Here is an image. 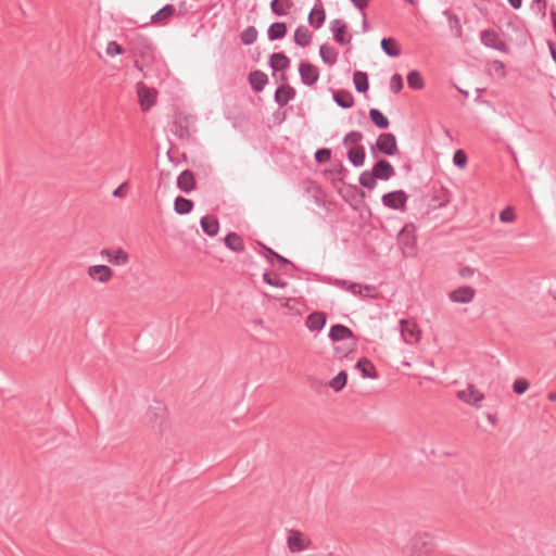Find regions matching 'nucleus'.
I'll list each match as a JSON object with an SVG mask.
<instances>
[{"mask_svg": "<svg viewBox=\"0 0 556 556\" xmlns=\"http://www.w3.org/2000/svg\"><path fill=\"white\" fill-rule=\"evenodd\" d=\"M292 5V0H271L270 2V9L273 13L277 16L287 15Z\"/></svg>", "mask_w": 556, "mask_h": 556, "instance_id": "473e14b6", "label": "nucleus"}, {"mask_svg": "<svg viewBox=\"0 0 556 556\" xmlns=\"http://www.w3.org/2000/svg\"><path fill=\"white\" fill-rule=\"evenodd\" d=\"M400 330L402 339L407 344H416L421 338V331L418 325L413 320L401 319Z\"/></svg>", "mask_w": 556, "mask_h": 556, "instance_id": "20e7f679", "label": "nucleus"}, {"mask_svg": "<svg viewBox=\"0 0 556 556\" xmlns=\"http://www.w3.org/2000/svg\"><path fill=\"white\" fill-rule=\"evenodd\" d=\"M355 367L361 371V374L364 378L375 379L378 377V374L376 371L374 364L367 358H361L356 363Z\"/></svg>", "mask_w": 556, "mask_h": 556, "instance_id": "cd10ccee", "label": "nucleus"}, {"mask_svg": "<svg viewBox=\"0 0 556 556\" xmlns=\"http://www.w3.org/2000/svg\"><path fill=\"white\" fill-rule=\"evenodd\" d=\"M328 282L336 288L348 291V292L352 293L353 295H357V296H365L366 294H364V291H372L374 290V288L369 285H361V283L344 280V279L330 278L328 280Z\"/></svg>", "mask_w": 556, "mask_h": 556, "instance_id": "7ed1b4c3", "label": "nucleus"}, {"mask_svg": "<svg viewBox=\"0 0 556 556\" xmlns=\"http://www.w3.org/2000/svg\"><path fill=\"white\" fill-rule=\"evenodd\" d=\"M333 101L342 109H350L354 105V98L348 90H337L332 92Z\"/></svg>", "mask_w": 556, "mask_h": 556, "instance_id": "b1692460", "label": "nucleus"}, {"mask_svg": "<svg viewBox=\"0 0 556 556\" xmlns=\"http://www.w3.org/2000/svg\"><path fill=\"white\" fill-rule=\"evenodd\" d=\"M489 72L496 74L498 78H504L506 76L505 64L502 61L494 60L489 65Z\"/></svg>", "mask_w": 556, "mask_h": 556, "instance_id": "37998d69", "label": "nucleus"}, {"mask_svg": "<svg viewBox=\"0 0 556 556\" xmlns=\"http://www.w3.org/2000/svg\"><path fill=\"white\" fill-rule=\"evenodd\" d=\"M225 245L233 252H242L244 250V243L242 238L236 233L230 232L224 238Z\"/></svg>", "mask_w": 556, "mask_h": 556, "instance_id": "c85d7f7f", "label": "nucleus"}, {"mask_svg": "<svg viewBox=\"0 0 556 556\" xmlns=\"http://www.w3.org/2000/svg\"><path fill=\"white\" fill-rule=\"evenodd\" d=\"M101 257L115 266H124L129 261V255L123 249H103L100 251Z\"/></svg>", "mask_w": 556, "mask_h": 556, "instance_id": "9d476101", "label": "nucleus"}, {"mask_svg": "<svg viewBox=\"0 0 556 556\" xmlns=\"http://www.w3.org/2000/svg\"><path fill=\"white\" fill-rule=\"evenodd\" d=\"M362 16H363L362 29H363L364 33H366L369 29V25H368V22H367V18H366V13L364 11L362 12Z\"/></svg>", "mask_w": 556, "mask_h": 556, "instance_id": "6e6d98bb", "label": "nucleus"}, {"mask_svg": "<svg viewBox=\"0 0 556 556\" xmlns=\"http://www.w3.org/2000/svg\"><path fill=\"white\" fill-rule=\"evenodd\" d=\"M448 300L453 303L468 304L476 296V290L470 286H462L447 294Z\"/></svg>", "mask_w": 556, "mask_h": 556, "instance_id": "6e6552de", "label": "nucleus"}, {"mask_svg": "<svg viewBox=\"0 0 556 556\" xmlns=\"http://www.w3.org/2000/svg\"><path fill=\"white\" fill-rule=\"evenodd\" d=\"M377 151L384 155L392 156L397 152V142L395 135L391 132H382L378 136L375 146L370 147L374 157H377Z\"/></svg>", "mask_w": 556, "mask_h": 556, "instance_id": "f257e3e1", "label": "nucleus"}, {"mask_svg": "<svg viewBox=\"0 0 556 556\" xmlns=\"http://www.w3.org/2000/svg\"><path fill=\"white\" fill-rule=\"evenodd\" d=\"M454 23H456L457 35H460V26L458 25V18L454 16Z\"/></svg>", "mask_w": 556, "mask_h": 556, "instance_id": "0e129e2a", "label": "nucleus"}, {"mask_svg": "<svg viewBox=\"0 0 556 556\" xmlns=\"http://www.w3.org/2000/svg\"><path fill=\"white\" fill-rule=\"evenodd\" d=\"M380 46L382 51L389 56L396 58L401 54V49L394 38H382Z\"/></svg>", "mask_w": 556, "mask_h": 556, "instance_id": "c756f323", "label": "nucleus"}, {"mask_svg": "<svg viewBox=\"0 0 556 556\" xmlns=\"http://www.w3.org/2000/svg\"><path fill=\"white\" fill-rule=\"evenodd\" d=\"M312 40V33L307 27L301 25L294 31V42L300 47H307Z\"/></svg>", "mask_w": 556, "mask_h": 556, "instance_id": "7c9ffc66", "label": "nucleus"}, {"mask_svg": "<svg viewBox=\"0 0 556 556\" xmlns=\"http://www.w3.org/2000/svg\"><path fill=\"white\" fill-rule=\"evenodd\" d=\"M191 125L192 121L190 116L179 114L174 121L173 132L180 139H189Z\"/></svg>", "mask_w": 556, "mask_h": 556, "instance_id": "f8f14e48", "label": "nucleus"}, {"mask_svg": "<svg viewBox=\"0 0 556 556\" xmlns=\"http://www.w3.org/2000/svg\"><path fill=\"white\" fill-rule=\"evenodd\" d=\"M177 187L185 193H190L195 189V178L191 170L186 169L177 177Z\"/></svg>", "mask_w": 556, "mask_h": 556, "instance_id": "f3484780", "label": "nucleus"}, {"mask_svg": "<svg viewBox=\"0 0 556 556\" xmlns=\"http://www.w3.org/2000/svg\"><path fill=\"white\" fill-rule=\"evenodd\" d=\"M138 98L143 111H148L155 103V91L143 84L138 85Z\"/></svg>", "mask_w": 556, "mask_h": 556, "instance_id": "dca6fc26", "label": "nucleus"}, {"mask_svg": "<svg viewBox=\"0 0 556 556\" xmlns=\"http://www.w3.org/2000/svg\"><path fill=\"white\" fill-rule=\"evenodd\" d=\"M453 163L455 166L463 168L467 164V155L463 150H457L453 155Z\"/></svg>", "mask_w": 556, "mask_h": 556, "instance_id": "de8ad7c7", "label": "nucleus"}, {"mask_svg": "<svg viewBox=\"0 0 556 556\" xmlns=\"http://www.w3.org/2000/svg\"><path fill=\"white\" fill-rule=\"evenodd\" d=\"M124 49L116 41H110L106 46V54L110 56H115L122 54Z\"/></svg>", "mask_w": 556, "mask_h": 556, "instance_id": "8fccbe9b", "label": "nucleus"}, {"mask_svg": "<svg viewBox=\"0 0 556 556\" xmlns=\"http://www.w3.org/2000/svg\"><path fill=\"white\" fill-rule=\"evenodd\" d=\"M547 399H548L549 401H556V392H549V393L547 394Z\"/></svg>", "mask_w": 556, "mask_h": 556, "instance_id": "680f3d73", "label": "nucleus"}, {"mask_svg": "<svg viewBox=\"0 0 556 556\" xmlns=\"http://www.w3.org/2000/svg\"><path fill=\"white\" fill-rule=\"evenodd\" d=\"M355 89L358 92H366L368 90V76L364 72H355L353 76Z\"/></svg>", "mask_w": 556, "mask_h": 556, "instance_id": "e433bc0d", "label": "nucleus"}, {"mask_svg": "<svg viewBox=\"0 0 556 556\" xmlns=\"http://www.w3.org/2000/svg\"><path fill=\"white\" fill-rule=\"evenodd\" d=\"M500 219L503 223H511L516 219V215L511 207H506L500 213Z\"/></svg>", "mask_w": 556, "mask_h": 556, "instance_id": "3c124183", "label": "nucleus"}, {"mask_svg": "<svg viewBox=\"0 0 556 556\" xmlns=\"http://www.w3.org/2000/svg\"><path fill=\"white\" fill-rule=\"evenodd\" d=\"M249 81L254 91L260 92L264 89L268 81V77L261 71H253L249 75Z\"/></svg>", "mask_w": 556, "mask_h": 556, "instance_id": "393cba45", "label": "nucleus"}, {"mask_svg": "<svg viewBox=\"0 0 556 556\" xmlns=\"http://www.w3.org/2000/svg\"><path fill=\"white\" fill-rule=\"evenodd\" d=\"M276 258H277L281 264H283V265H290V264H291V262H290V261H288L287 258H285L283 256H281V255H279V254H278V255H276Z\"/></svg>", "mask_w": 556, "mask_h": 556, "instance_id": "052dcab7", "label": "nucleus"}, {"mask_svg": "<svg viewBox=\"0 0 556 556\" xmlns=\"http://www.w3.org/2000/svg\"><path fill=\"white\" fill-rule=\"evenodd\" d=\"M325 18H326V13L321 5L314 7L308 14V23L315 29H318L323 26Z\"/></svg>", "mask_w": 556, "mask_h": 556, "instance_id": "a878e982", "label": "nucleus"}, {"mask_svg": "<svg viewBox=\"0 0 556 556\" xmlns=\"http://www.w3.org/2000/svg\"><path fill=\"white\" fill-rule=\"evenodd\" d=\"M376 177H374V172L371 170H364L358 178V182L364 188H367L369 190H372L376 187Z\"/></svg>", "mask_w": 556, "mask_h": 556, "instance_id": "58836bf2", "label": "nucleus"}, {"mask_svg": "<svg viewBox=\"0 0 556 556\" xmlns=\"http://www.w3.org/2000/svg\"><path fill=\"white\" fill-rule=\"evenodd\" d=\"M488 420H489L490 422L494 424V422H495V417H494L493 415L489 414V415H488Z\"/></svg>", "mask_w": 556, "mask_h": 556, "instance_id": "338daca9", "label": "nucleus"}, {"mask_svg": "<svg viewBox=\"0 0 556 556\" xmlns=\"http://www.w3.org/2000/svg\"><path fill=\"white\" fill-rule=\"evenodd\" d=\"M326 325V315L321 312H314L307 316L306 327L312 331H320Z\"/></svg>", "mask_w": 556, "mask_h": 556, "instance_id": "5701e85b", "label": "nucleus"}, {"mask_svg": "<svg viewBox=\"0 0 556 556\" xmlns=\"http://www.w3.org/2000/svg\"><path fill=\"white\" fill-rule=\"evenodd\" d=\"M269 65L274 72H282L290 66V59L281 52L273 53L269 58Z\"/></svg>", "mask_w": 556, "mask_h": 556, "instance_id": "4be33fe9", "label": "nucleus"}, {"mask_svg": "<svg viewBox=\"0 0 556 556\" xmlns=\"http://www.w3.org/2000/svg\"><path fill=\"white\" fill-rule=\"evenodd\" d=\"M369 118L372 124L379 129H387L390 126L388 117L378 109L369 110Z\"/></svg>", "mask_w": 556, "mask_h": 556, "instance_id": "72a5a7b5", "label": "nucleus"}, {"mask_svg": "<svg viewBox=\"0 0 556 556\" xmlns=\"http://www.w3.org/2000/svg\"><path fill=\"white\" fill-rule=\"evenodd\" d=\"M353 337V331L349 327L341 324L333 325L329 331V338L334 342L352 339Z\"/></svg>", "mask_w": 556, "mask_h": 556, "instance_id": "aec40b11", "label": "nucleus"}, {"mask_svg": "<svg viewBox=\"0 0 556 556\" xmlns=\"http://www.w3.org/2000/svg\"><path fill=\"white\" fill-rule=\"evenodd\" d=\"M407 84L412 89H416V90H420L425 86L421 74L416 70L410 71L407 74Z\"/></svg>", "mask_w": 556, "mask_h": 556, "instance_id": "4c0bfd02", "label": "nucleus"}, {"mask_svg": "<svg viewBox=\"0 0 556 556\" xmlns=\"http://www.w3.org/2000/svg\"><path fill=\"white\" fill-rule=\"evenodd\" d=\"M202 230L210 237H214L218 233L219 223L213 215H205L200 220Z\"/></svg>", "mask_w": 556, "mask_h": 556, "instance_id": "412c9836", "label": "nucleus"}, {"mask_svg": "<svg viewBox=\"0 0 556 556\" xmlns=\"http://www.w3.org/2000/svg\"><path fill=\"white\" fill-rule=\"evenodd\" d=\"M431 553L432 546L428 541L420 536L413 539L410 556H430Z\"/></svg>", "mask_w": 556, "mask_h": 556, "instance_id": "a211bd4d", "label": "nucleus"}, {"mask_svg": "<svg viewBox=\"0 0 556 556\" xmlns=\"http://www.w3.org/2000/svg\"><path fill=\"white\" fill-rule=\"evenodd\" d=\"M374 177L378 180H389L395 175V169L387 160H379L372 166Z\"/></svg>", "mask_w": 556, "mask_h": 556, "instance_id": "ddd939ff", "label": "nucleus"}, {"mask_svg": "<svg viewBox=\"0 0 556 556\" xmlns=\"http://www.w3.org/2000/svg\"><path fill=\"white\" fill-rule=\"evenodd\" d=\"M295 97V90L290 86H281L276 89L275 101L282 108Z\"/></svg>", "mask_w": 556, "mask_h": 556, "instance_id": "6ab92c4d", "label": "nucleus"}, {"mask_svg": "<svg viewBox=\"0 0 556 556\" xmlns=\"http://www.w3.org/2000/svg\"><path fill=\"white\" fill-rule=\"evenodd\" d=\"M508 3L514 8V9H519L522 4V1L521 0H508Z\"/></svg>", "mask_w": 556, "mask_h": 556, "instance_id": "13d9d810", "label": "nucleus"}, {"mask_svg": "<svg viewBox=\"0 0 556 556\" xmlns=\"http://www.w3.org/2000/svg\"><path fill=\"white\" fill-rule=\"evenodd\" d=\"M548 48H549V52H551L552 59L556 63V49L554 48V46L551 42L548 43Z\"/></svg>", "mask_w": 556, "mask_h": 556, "instance_id": "bf43d9fd", "label": "nucleus"}, {"mask_svg": "<svg viewBox=\"0 0 556 556\" xmlns=\"http://www.w3.org/2000/svg\"><path fill=\"white\" fill-rule=\"evenodd\" d=\"M346 381H348L346 372L345 371H340L336 377H333L330 380L329 386L336 392H339V391H341L344 388V386L346 384Z\"/></svg>", "mask_w": 556, "mask_h": 556, "instance_id": "ea45409f", "label": "nucleus"}, {"mask_svg": "<svg viewBox=\"0 0 556 556\" xmlns=\"http://www.w3.org/2000/svg\"><path fill=\"white\" fill-rule=\"evenodd\" d=\"M175 13L176 8L173 4H166L151 16V24L164 26Z\"/></svg>", "mask_w": 556, "mask_h": 556, "instance_id": "2eb2a0df", "label": "nucleus"}, {"mask_svg": "<svg viewBox=\"0 0 556 556\" xmlns=\"http://www.w3.org/2000/svg\"><path fill=\"white\" fill-rule=\"evenodd\" d=\"M456 396L462 402L476 407H479V403L484 400V394L478 391L471 383H469L465 390L458 391Z\"/></svg>", "mask_w": 556, "mask_h": 556, "instance_id": "0eeeda50", "label": "nucleus"}, {"mask_svg": "<svg viewBox=\"0 0 556 556\" xmlns=\"http://www.w3.org/2000/svg\"><path fill=\"white\" fill-rule=\"evenodd\" d=\"M263 280L267 285H269L271 287H277V288H285L288 285L287 281L280 279L276 274H271V273H264Z\"/></svg>", "mask_w": 556, "mask_h": 556, "instance_id": "a19ab883", "label": "nucleus"}, {"mask_svg": "<svg viewBox=\"0 0 556 556\" xmlns=\"http://www.w3.org/2000/svg\"><path fill=\"white\" fill-rule=\"evenodd\" d=\"M331 157V151L329 149H318L315 152V160L317 163H327Z\"/></svg>", "mask_w": 556, "mask_h": 556, "instance_id": "09e8293b", "label": "nucleus"}, {"mask_svg": "<svg viewBox=\"0 0 556 556\" xmlns=\"http://www.w3.org/2000/svg\"><path fill=\"white\" fill-rule=\"evenodd\" d=\"M127 181L123 182L122 185H119L114 191H113V197L115 198H125L126 197V191H125V188L127 186Z\"/></svg>", "mask_w": 556, "mask_h": 556, "instance_id": "864d4df0", "label": "nucleus"}, {"mask_svg": "<svg viewBox=\"0 0 556 556\" xmlns=\"http://www.w3.org/2000/svg\"><path fill=\"white\" fill-rule=\"evenodd\" d=\"M88 276L100 283L109 282L114 273L108 265H92L87 269Z\"/></svg>", "mask_w": 556, "mask_h": 556, "instance_id": "9b49d317", "label": "nucleus"}, {"mask_svg": "<svg viewBox=\"0 0 556 556\" xmlns=\"http://www.w3.org/2000/svg\"><path fill=\"white\" fill-rule=\"evenodd\" d=\"M534 2H538V3L543 2V9L546 8V2L544 0H534Z\"/></svg>", "mask_w": 556, "mask_h": 556, "instance_id": "774afa93", "label": "nucleus"}, {"mask_svg": "<svg viewBox=\"0 0 556 556\" xmlns=\"http://www.w3.org/2000/svg\"><path fill=\"white\" fill-rule=\"evenodd\" d=\"M241 41L244 45H252L257 38V30L254 26L247 27L240 35Z\"/></svg>", "mask_w": 556, "mask_h": 556, "instance_id": "79ce46f5", "label": "nucleus"}, {"mask_svg": "<svg viewBox=\"0 0 556 556\" xmlns=\"http://www.w3.org/2000/svg\"><path fill=\"white\" fill-rule=\"evenodd\" d=\"M312 545L311 539L303 532L290 529L287 532V546L291 553H301L308 549Z\"/></svg>", "mask_w": 556, "mask_h": 556, "instance_id": "f03ea898", "label": "nucleus"}, {"mask_svg": "<svg viewBox=\"0 0 556 556\" xmlns=\"http://www.w3.org/2000/svg\"><path fill=\"white\" fill-rule=\"evenodd\" d=\"M403 88V78L400 74H394L390 79V90L399 93Z\"/></svg>", "mask_w": 556, "mask_h": 556, "instance_id": "49530a36", "label": "nucleus"}, {"mask_svg": "<svg viewBox=\"0 0 556 556\" xmlns=\"http://www.w3.org/2000/svg\"><path fill=\"white\" fill-rule=\"evenodd\" d=\"M346 173H348V169L345 167H343V165H340L339 169L337 172V174L339 176V180L342 181L344 179V176H345Z\"/></svg>", "mask_w": 556, "mask_h": 556, "instance_id": "4d7b16f0", "label": "nucleus"}, {"mask_svg": "<svg viewBox=\"0 0 556 556\" xmlns=\"http://www.w3.org/2000/svg\"><path fill=\"white\" fill-rule=\"evenodd\" d=\"M354 7H356L362 12L365 10V8L368 4V0H350Z\"/></svg>", "mask_w": 556, "mask_h": 556, "instance_id": "5fc2aeb1", "label": "nucleus"}, {"mask_svg": "<svg viewBox=\"0 0 556 556\" xmlns=\"http://www.w3.org/2000/svg\"><path fill=\"white\" fill-rule=\"evenodd\" d=\"M529 387H530V383L525 378H518L513 383V390L518 395L526 393L527 390L529 389Z\"/></svg>", "mask_w": 556, "mask_h": 556, "instance_id": "c03bdc74", "label": "nucleus"}, {"mask_svg": "<svg viewBox=\"0 0 556 556\" xmlns=\"http://www.w3.org/2000/svg\"><path fill=\"white\" fill-rule=\"evenodd\" d=\"M476 273V269L469 266H464L458 270V275L464 278L468 279L471 278Z\"/></svg>", "mask_w": 556, "mask_h": 556, "instance_id": "603ef678", "label": "nucleus"}, {"mask_svg": "<svg viewBox=\"0 0 556 556\" xmlns=\"http://www.w3.org/2000/svg\"><path fill=\"white\" fill-rule=\"evenodd\" d=\"M286 34L287 26L285 23L281 22L273 23L267 30L268 39L271 41L283 38Z\"/></svg>", "mask_w": 556, "mask_h": 556, "instance_id": "f704fd0d", "label": "nucleus"}, {"mask_svg": "<svg viewBox=\"0 0 556 556\" xmlns=\"http://www.w3.org/2000/svg\"><path fill=\"white\" fill-rule=\"evenodd\" d=\"M362 140H363V134L358 130H353L345 135V137L343 138V144L344 146L357 144Z\"/></svg>", "mask_w": 556, "mask_h": 556, "instance_id": "a18cd8bd", "label": "nucleus"}, {"mask_svg": "<svg viewBox=\"0 0 556 556\" xmlns=\"http://www.w3.org/2000/svg\"><path fill=\"white\" fill-rule=\"evenodd\" d=\"M330 29L333 34L334 40L340 45L349 43L351 36L346 37L348 25L344 21L336 18L330 22Z\"/></svg>", "mask_w": 556, "mask_h": 556, "instance_id": "4468645a", "label": "nucleus"}, {"mask_svg": "<svg viewBox=\"0 0 556 556\" xmlns=\"http://www.w3.org/2000/svg\"><path fill=\"white\" fill-rule=\"evenodd\" d=\"M266 251H267L268 255H270L273 257H276V255H278V253H276L274 250H271L269 248H266Z\"/></svg>", "mask_w": 556, "mask_h": 556, "instance_id": "e2e57ef3", "label": "nucleus"}, {"mask_svg": "<svg viewBox=\"0 0 556 556\" xmlns=\"http://www.w3.org/2000/svg\"><path fill=\"white\" fill-rule=\"evenodd\" d=\"M301 80L306 86H313L319 79V71L316 66L307 62H301L299 66Z\"/></svg>", "mask_w": 556, "mask_h": 556, "instance_id": "1a4fd4ad", "label": "nucleus"}, {"mask_svg": "<svg viewBox=\"0 0 556 556\" xmlns=\"http://www.w3.org/2000/svg\"><path fill=\"white\" fill-rule=\"evenodd\" d=\"M480 39L488 48L505 53L509 50L508 45L500 38V35L495 30L486 29L481 31Z\"/></svg>", "mask_w": 556, "mask_h": 556, "instance_id": "423d86ee", "label": "nucleus"}, {"mask_svg": "<svg viewBox=\"0 0 556 556\" xmlns=\"http://www.w3.org/2000/svg\"><path fill=\"white\" fill-rule=\"evenodd\" d=\"M408 195L403 190L388 192L382 195L381 201L386 207L405 211Z\"/></svg>", "mask_w": 556, "mask_h": 556, "instance_id": "39448f33", "label": "nucleus"}, {"mask_svg": "<svg viewBox=\"0 0 556 556\" xmlns=\"http://www.w3.org/2000/svg\"><path fill=\"white\" fill-rule=\"evenodd\" d=\"M319 55L324 63L328 65H333L338 59V51L328 45H323L319 48Z\"/></svg>", "mask_w": 556, "mask_h": 556, "instance_id": "2f4dec72", "label": "nucleus"}, {"mask_svg": "<svg viewBox=\"0 0 556 556\" xmlns=\"http://www.w3.org/2000/svg\"><path fill=\"white\" fill-rule=\"evenodd\" d=\"M365 157L366 152L362 146L351 148L348 152V159L355 167L363 166L365 163Z\"/></svg>", "mask_w": 556, "mask_h": 556, "instance_id": "bb28decb", "label": "nucleus"}, {"mask_svg": "<svg viewBox=\"0 0 556 556\" xmlns=\"http://www.w3.org/2000/svg\"><path fill=\"white\" fill-rule=\"evenodd\" d=\"M552 17H553V27H554V29H555V31H556V12H554V13L552 14Z\"/></svg>", "mask_w": 556, "mask_h": 556, "instance_id": "69168bd1", "label": "nucleus"}, {"mask_svg": "<svg viewBox=\"0 0 556 556\" xmlns=\"http://www.w3.org/2000/svg\"><path fill=\"white\" fill-rule=\"evenodd\" d=\"M193 208V202L189 199L177 197L174 202V210L179 215L188 214Z\"/></svg>", "mask_w": 556, "mask_h": 556, "instance_id": "c9c22d12", "label": "nucleus"}]
</instances>
